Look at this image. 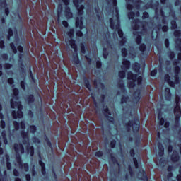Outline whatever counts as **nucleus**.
<instances>
[{"instance_id":"1","label":"nucleus","mask_w":181,"mask_h":181,"mask_svg":"<svg viewBox=\"0 0 181 181\" xmlns=\"http://www.w3.org/2000/svg\"><path fill=\"white\" fill-rule=\"evenodd\" d=\"M11 108H16L18 110L17 112L16 111H13V117L15 119H22L23 118V113L22 112V105L21 102L16 100L14 101L13 99L11 100Z\"/></svg>"},{"instance_id":"2","label":"nucleus","mask_w":181,"mask_h":181,"mask_svg":"<svg viewBox=\"0 0 181 181\" xmlns=\"http://www.w3.org/2000/svg\"><path fill=\"white\" fill-rule=\"evenodd\" d=\"M74 35V30H69V32L66 33V43L68 46H71V49H74L75 53H77V45L76 42L73 40Z\"/></svg>"},{"instance_id":"3","label":"nucleus","mask_w":181,"mask_h":181,"mask_svg":"<svg viewBox=\"0 0 181 181\" xmlns=\"http://www.w3.org/2000/svg\"><path fill=\"white\" fill-rule=\"evenodd\" d=\"M76 28L78 29L76 31V35H78L79 37L83 36V32L87 33V28L83 27V18H77L76 22Z\"/></svg>"},{"instance_id":"4","label":"nucleus","mask_w":181,"mask_h":181,"mask_svg":"<svg viewBox=\"0 0 181 181\" xmlns=\"http://www.w3.org/2000/svg\"><path fill=\"white\" fill-rule=\"evenodd\" d=\"M128 80H132V83H137V84H141L142 83V76H138L136 74H133L129 72L127 74Z\"/></svg>"},{"instance_id":"5","label":"nucleus","mask_w":181,"mask_h":181,"mask_svg":"<svg viewBox=\"0 0 181 181\" xmlns=\"http://www.w3.org/2000/svg\"><path fill=\"white\" fill-rule=\"evenodd\" d=\"M129 127H132V129L134 132H138L139 131V119H134L133 121L129 122Z\"/></svg>"},{"instance_id":"6","label":"nucleus","mask_w":181,"mask_h":181,"mask_svg":"<svg viewBox=\"0 0 181 181\" xmlns=\"http://www.w3.org/2000/svg\"><path fill=\"white\" fill-rule=\"evenodd\" d=\"M175 103L177 104V107L175 108L174 112L177 115V118H179L181 115L180 106L179 105V98H176Z\"/></svg>"},{"instance_id":"7","label":"nucleus","mask_w":181,"mask_h":181,"mask_svg":"<svg viewBox=\"0 0 181 181\" xmlns=\"http://www.w3.org/2000/svg\"><path fill=\"white\" fill-rule=\"evenodd\" d=\"M74 4L76 6L77 9L79 11L78 13L79 15H83V10L84 9V6L81 5L80 6V1L74 0Z\"/></svg>"},{"instance_id":"8","label":"nucleus","mask_w":181,"mask_h":181,"mask_svg":"<svg viewBox=\"0 0 181 181\" xmlns=\"http://www.w3.org/2000/svg\"><path fill=\"white\" fill-rule=\"evenodd\" d=\"M158 119L160 122V125H164L165 128H168L169 127V123L165 121V119L162 118V114H158Z\"/></svg>"},{"instance_id":"9","label":"nucleus","mask_w":181,"mask_h":181,"mask_svg":"<svg viewBox=\"0 0 181 181\" xmlns=\"http://www.w3.org/2000/svg\"><path fill=\"white\" fill-rule=\"evenodd\" d=\"M14 149L16 151V152H17V153H23V152H25V149L23 148V146H22L21 144H15L14 146Z\"/></svg>"},{"instance_id":"10","label":"nucleus","mask_w":181,"mask_h":181,"mask_svg":"<svg viewBox=\"0 0 181 181\" xmlns=\"http://www.w3.org/2000/svg\"><path fill=\"white\" fill-rule=\"evenodd\" d=\"M165 98L168 101L170 100V89L166 88L165 90Z\"/></svg>"},{"instance_id":"11","label":"nucleus","mask_w":181,"mask_h":181,"mask_svg":"<svg viewBox=\"0 0 181 181\" xmlns=\"http://www.w3.org/2000/svg\"><path fill=\"white\" fill-rule=\"evenodd\" d=\"M158 147L159 149V155H160V156H162V155H163V152L165 151V149L163 148V146H162V144L160 143H159L158 144Z\"/></svg>"},{"instance_id":"12","label":"nucleus","mask_w":181,"mask_h":181,"mask_svg":"<svg viewBox=\"0 0 181 181\" xmlns=\"http://www.w3.org/2000/svg\"><path fill=\"white\" fill-rule=\"evenodd\" d=\"M66 16L68 18H73V14L70 12L69 8H66Z\"/></svg>"},{"instance_id":"13","label":"nucleus","mask_w":181,"mask_h":181,"mask_svg":"<svg viewBox=\"0 0 181 181\" xmlns=\"http://www.w3.org/2000/svg\"><path fill=\"white\" fill-rule=\"evenodd\" d=\"M141 175H142V178H141V180H142L143 181H149V180H148V177H146V173H145V171H144V170H142L141 171Z\"/></svg>"},{"instance_id":"14","label":"nucleus","mask_w":181,"mask_h":181,"mask_svg":"<svg viewBox=\"0 0 181 181\" xmlns=\"http://www.w3.org/2000/svg\"><path fill=\"white\" fill-rule=\"evenodd\" d=\"M130 63L129 61L124 60L123 61V67L124 69H129Z\"/></svg>"},{"instance_id":"15","label":"nucleus","mask_w":181,"mask_h":181,"mask_svg":"<svg viewBox=\"0 0 181 181\" xmlns=\"http://www.w3.org/2000/svg\"><path fill=\"white\" fill-rule=\"evenodd\" d=\"M6 159L7 160V168L9 170V169H11L12 168V165H11V163H9V156H6Z\"/></svg>"},{"instance_id":"16","label":"nucleus","mask_w":181,"mask_h":181,"mask_svg":"<svg viewBox=\"0 0 181 181\" xmlns=\"http://www.w3.org/2000/svg\"><path fill=\"white\" fill-rule=\"evenodd\" d=\"M40 166L42 169V173H43V175H45V173L46 172L45 170V163H43L42 161H40Z\"/></svg>"},{"instance_id":"17","label":"nucleus","mask_w":181,"mask_h":181,"mask_svg":"<svg viewBox=\"0 0 181 181\" xmlns=\"http://www.w3.org/2000/svg\"><path fill=\"white\" fill-rule=\"evenodd\" d=\"M175 157H172V160L173 162H177V160H179V154H176L175 153Z\"/></svg>"},{"instance_id":"18","label":"nucleus","mask_w":181,"mask_h":181,"mask_svg":"<svg viewBox=\"0 0 181 181\" xmlns=\"http://www.w3.org/2000/svg\"><path fill=\"white\" fill-rule=\"evenodd\" d=\"M117 33L119 37L122 38V36H124V33H122V30L121 29L117 28Z\"/></svg>"},{"instance_id":"19","label":"nucleus","mask_w":181,"mask_h":181,"mask_svg":"<svg viewBox=\"0 0 181 181\" xmlns=\"http://www.w3.org/2000/svg\"><path fill=\"white\" fill-rule=\"evenodd\" d=\"M11 47L13 52V53H16L17 50H16V47H15V45H13V43L11 44Z\"/></svg>"},{"instance_id":"20","label":"nucleus","mask_w":181,"mask_h":181,"mask_svg":"<svg viewBox=\"0 0 181 181\" xmlns=\"http://www.w3.org/2000/svg\"><path fill=\"white\" fill-rule=\"evenodd\" d=\"M19 94V90L18 89H13V95H14V97H18V95Z\"/></svg>"},{"instance_id":"21","label":"nucleus","mask_w":181,"mask_h":181,"mask_svg":"<svg viewBox=\"0 0 181 181\" xmlns=\"http://www.w3.org/2000/svg\"><path fill=\"white\" fill-rule=\"evenodd\" d=\"M119 76L120 77V78H124V77H125V71L119 72Z\"/></svg>"},{"instance_id":"22","label":"nucleus","mask_w":181,"mask_h":181,"mask_svg":"<svg viewBox=\"0 0 181 181\" xmlns=\"http://www.w3.org/2000/svg\"><path fill=\"white\" fill-rule=\"evenodd\" d=\"M139 69H141V66L139 65V64H136V69H135L136 73H139Z\"/></svg>"},{"instance_id":"23","label":"nucleus","mask_w":181,"mask_h":181,"mask_svg":"<svg viewBox=\"0 0 181 181\" xmlns=\"http://www.w3.org/2000/svg\"><path fill=\"white\" fill-rule=\"evenodd\" d=\"M30 132H35V131H36V127L35 126H30Z\"/></svg>"},{"instance_id":"24","label":"nucleus","mask_w":181,"mask_h":181,"mask_svg":"<svg viewBox=\"0 0 181 181\" xmlns=\"http://www.w3.org/2000/svg\"><path fill=\"white\" fill-rule=\"evenodd\" d=\"M95 156H98V158H100V156H103V152L98 151L95 153Z\"/></svg>"},{"instance_id":"25","label":"nucleus","mask_w":181,"mask_h":181,"mask_svg":"<svg viewBox=\"0 0 181 181\" xmlns=\"http://www.w3.org/2000/svg\"><path fill=\"white\" fill-rule=\"evenodd\" d=\"M11 36H13V31L12 30V29H10L8 30V37H9V39L11 38Z\"/></svg>"},{"instance_id":"26","label":"nucleus","mask_w":181,"mask_h":181,"mask_svg":"<svg viewBox=\"0 0 181 181\" xmlns=\"http://www.w3.org/2000/svg\"><path fill=\"white\" fill-rule=\"evenodd\" d=\"M133 160H134V163L136 167V169H138V160H136V158H134Z\"/></svg>"},{"instance_id":"27","label":"nucleus","mask_w":181,"mask_h":181,"mask_svg":"<svg viewBox=\"0 0 181 181\" xmlns=\"http://www.w3.org/2000/svg\"><path fill=\"white\" fill-rule=\"evenodd\" d=\"M59 1H62L64 4V5H69V4L70 3V1H69V0H59Z\"/></svg>"},{"instance_id":"28","label":"nucleus","mask_w":181,"mask_h":181,"mask_svg":"<svg viewBox=\"0 0 181 181\" xmlns=\"http://www.w3.org/2000/svg\"><path fill=\"white\" fill-rule=\"evenodd\" d=\"M17 50H18L20 53H22L23 52V48L22 47V46H18Z\"/></svg>"},{"instance_id":"29","label":"nucleus","mask_w":181,"mask_h":181,"mask_svg":"<svg viewBox=\"0 0 181 181\" xmlns=\"http://www.w3.org/2000/svg\"><path fill=\"white\" fill-rule=\"evenodd\" d=\"M122 56L124 57L127 56V49H122Z\"/></svg>"},{"instance_id":"30","label":"nucleus","mask_w":181,"mask_h":181,"mask_svg":"<svg viewBox=\"0 0 181 181\" xmlns=\"http://www.w3.org/2000/svg\"><path fill=\"white\" fill-rule=\"evenodd\" d=\"M62 24H63V25L64 26V28H67V27L69 26V23H68L67 21H64L62 22Z\"/></svg>"},{"instance_id":"31","label":"nucleus","mask_w":181,"mask_h":181,"mask_svg":"<svg viewBox=\"0 0 181 181\" xmlns=\"http://www.w3.org/2000/svg\"><path fill=\"white\" fill-rule=\"evenodd\" d=\"M156 73H157L156 70H153L151 72V76H156Z\"/></svg>"},{"instance_id":"32","label":"nucleus","mask_w":181,"mask_h":181,"mask_svg":"<svg viewBox=\"0 0 181 181\" xmlns=\"http://www.w3.org/2000/svg\"><path fill=\"white\" fill-rule=\"evenodd\" d=\"M140 50L141 52H144V50H145V45H141V47H140Z\"/></svg>"},{"instance_id":"33","label":"nucleus","mask_w":181,"mask_h":181,"mask_svg":"<svg viewBox=\"0 0 181 181\" xmlns=\"http://www.w3.org/2000/svg\"><path fill=\"white\" fill-rule=\"evenodd\" d=\"M30 156H33V153H34L33 147H30Z\"/></svg>"},{"instance_id":"34","label":"nucleus","mask_w":181,"mask_h":181,"mask_svg":"<svg viewBox=\"0 0 181 181\" xmlns=\"http://www.w3.org/2000/svg\"><path fill=\"white\" fill-rule=\"evenodd\" d=\"M148 16H149V14H148V13L144 12V13H143V18H148Z\"/></svg>"},{"instance_id":"35","label":"nucleus","mask_w":181,"mask_h":181,"mask_svg":"<svg viewBox=\"0 0 181 181\" xmlns=\"http://www.w3.org/2000/svg\"><path fill=\"white\" fill-rule=\"evenodd\" d=\"M2 136H3V138H4V142H5V144H6H6H8V141H6V139H5V132H2Z\"/></svg>"},{"instance_id":"36","label":"nucleus","mask_w":181,"mask_h":181,"mask_svg":"<svg viewBox=\"0 0 181 181\" xmlns=\"http://www.w3.org/2000/svg\"><path fill=\"white\" fill-rule=\"evenodd\" d=\"M1 128H5V122H4L3 120L1 121Z\"/></svg>"},{"instance_id":"37","label":"nucleus","mask_w":181,"mask_h":181,"mask_svg":"<svg viewBox=\"0 0 181 181\" xmlns=\"http://www.w3.org/2000/svg\"><path fill=\"white\" fill-rule=\"evenodd\" d=\"M13 173H14V176H19V173L18 172V170H14Z\"/></svg>"},{"instance_id":"38","label":"nucleus","mask_w":181,"mask_h":181,"mask_svg":"<svg viewBox=\"0 0 181 181\" xmlns=\"http://www.w3.org/2000/svg\"><path fill=\"white\" fill-rule=\"evenodd\" d=\"M96 64H97L98 69H100V67H101V62H100L98 61Z\"/></svg>"},{"instance_id":"39","label":"nucleus","mask_w":181,"mask_h":181,"mask_svg":"<svg viewBox=\"0 0 181 181\" xmlns=\"http://www.w3.org/2000/svg\"><path fill=\"white\" fill-rule=\"evenodd\" d=\"M141 40H142V38H141V37H139L136 40V43H138V45H139V43H141Z\"/></svg>"},{"instance_id":"40","label":"nucleus","mask_w":181,"mask_h":181,"mask_svg":"<svg viewBox=\"0 0 181 181\" xmlns=\"http://www.w3.org/2000/svg\"><path fill=\"white\" fill-rule=\"evenodd\" d=\"M8 84H13V79L9 78V79L8 80Z\"/></svg>"},{"instance_id":"41","label":"nucleus","mask_w":181,"mask_h":181,"mask_svg":"<svg viewBox=\"0 0 181 181\" xmlns=\"http://www.w3.org/2000/svg\"><path fill=\"white\" fill-rule=\"evenodd\" d=\"M21 127L22 129H25V122H21Z\"/></svg>"},{"instance_id":"42","label":"nucleus","mask_w":181,"mask_h":181,"mask_svg":"<svg viewBox=\"0 0 181 181\" xmlns=\"http://www.w3.org/2000/svg\"><path fill=\"white\" fill-rule=\"evenodd\" d=\"M172 25H173V29H175V28H177L176 22L173 21V22H172Z\"/></svg>"},{"instance_id":"43","label":"nucleus","mask_w":181,"mask_h":181,"mask_svg":"<svg viewBox=\"0 0 181 181\" xmlns=\"http://www.w3.org/2000/svg\"><path fill=\"white\" fill-rule=\"evenodd\" d=\"M21 86L23 90H25V82L22 81V82L21 83Z\"/></svg>"},{"instance_id":"44","label":"nucleus","mask_w":181,"mask_h":181,"mask_svg":"<svg viewBox=\"0 0 181 181\" xmlns=\"http://www.w3.org/2000/svg\"><path fill=\"white\" fill-rule=\"evenodd\" d=\"M163 32H167L168 31V26L163 27Z\"/></svg>"},{"instance_id":"45","label":"nucleus","mask_w":181,"mask_h":181,"mask_svg":"<svg viewBox=\"0 0 181 181\" xmlns=\"http://www.w3.org/2000/svg\"><path fill=\"white\" fill-rule=\"evenodd\" d=\"M5 13H6V16H8L9 15V9L6 8Z\"/></svg>"},{"instance_id":"46","label":"nucleus","mask_w":181,"mask_h":181,"mask_svg":"<svg viewBox=\"0 0 181 181\" xmlns=\"http://www.w3.org/2000/svg\"><path fill=\"white\" fill-rule=\"evenodd\" d=\"M130 154H131V156H134V155H135L134 150L130 151Z\"/></svg>"},{"instance_id":"47","label":"nucleus","mask_w":181,"mask_h":181,"mask_svg":"<svg viewBox=\"0 0 181 181\" xmlns=\"http://www.w3.org/2000/svg\"><path fill=\"white\" fill-rule=\"evenodd\" d=\"M111 146H112V148H114L115 146V141L111 142Z\"/></svg>"},{"instance_id":"48","label":"nucleus","mask_w":181,"mask_h":181,"mask_svg":"<svg viewBox=\"0 0 181 181\" xmlns=\"http://www.w3.org/2000/svg\"><path fill=\"white\" fill-rule=\"evenodd\" d=\"M26 180H27L28 181L30 180V175H26Z\"/></svg>"},{"instance_id":"49","label":"nucleus","mask_w":181,"mask_h":181,"mask_svg":"<svg viewBox=\"0 0 181 181\" xmlns=\"http://www.w3.org/2000/svg\"><path fill=\"white\" fill-rule=\"evenodd\" d=\"M177 180L178 181H181V175H179L177 176Z\"/></svg>"},{"instance_id":"50","label":"nucleus","mask_w":181,"mask_h":181,"mask_svg":"<svg viewBox=\"0 0 181 181\" xmlns=\"http://www.w3.org/2000/svg\"><path fill=\"white\" fill-rule=\"evenodd\" d=\"M14 125H15V127H16V129H18V127L19 124H18V122H16V123L14 124Z\"/></svg>"},{"instance_id":"51","label":"nucleus","mask_w":181,"mask_h":181,"mask_svg":"<svg viewBox=\"0 0 181 181\" xmlns=\"http://www.w3.org/2000/svg\"><path fill=\"white\" fill-rule=\"evenodd\" d=\"M140 98H141L139 97V95H138V96L135 98V100L136 101H138L139 100H140Z\"/></svg>"},{"instance_id":"52","label":"nucleus","mask_w":181,"mask_h":181,"mask_svg":"<svg viewBox=\"0 0 181 181\" xmlns=\"http://www.w3.org/2000/svg\"><path fill=\"white\" fill-rule=\"evenodd\" d=\"M4 153V150H2V148H0V155H2Z\"/></svg>"},{"instance_id":"53","label":"nucleus","mask_w":181,"mask_h":181,"mask_svg":"<svg viewBox=\"0 0 181 181\" xmlns=\"http://www.w3.org/2000/svg\"><path fill=\"white\" fill-rule=\"evenodd\" d=\"M168 152H172V146L168 147Z\"/></svg>"},{"instance_id":"54","label":"nucleus","mask_w":181,"mask_h":181,"mask_svg":"<svg viewBox=\"0 0 181 181\" xmlns=\"http://www.w3.org/2000/svg\"><path fill=\"white\" fill-rule=\"evenodd\" d=\"M0 119H4V115H2L1 113H0Z\"/></svg>"},{"instance_id":"55","label":"nucleus","mask_w":181,"mask_h":181,"mask_svg":"<svg viewBox=\"0 0 181 181\" xmlns=\"http://www.w3.org/2000/svg\"><path fill=\"white\" fill-rule=\"evenodd\" d=\"M0 47L2 49V47H4V42H1L0 44Z\"/></svg>"},{"instance_id":"56","label":"nucleus","mask_w":181,"mask_h":181,"mask_svg":"<svg viewBox=\"0 0 181 181\" xmlns=\"http://www.w3.org/2000/svg\"><path fill=\"white\" fill-rule=\"evenodd\" d=\"M168 84H170V86H171V87H174V86H175V85H174V84L170 83V82H169V81H168Z\"/></svg>"},{"instance_id":"57","label":"nucleus","mask_w":181,"mask_h":181,"mask_svg":"<svg viewBox=\"0 0 181 181\" xmlns=\"http://www.w3.org/2000/svg\"><path fill=\"white\" fill-rule=\"evenodd\" d=\"M106 114H109V115H111V113H110V111L108 110H107Z\"/></svg>"},{"instance_id":"58","label":"nucleus","mask_w":181,"mask_h":181,"mask_svg":"<svg viewBox=\"0 0 181 181\" xmlns=\"http://www.w3.org/2000/svg\"><path fill=\"white\" fill-rule=\"evenodd\" d=\"M30 98L31 99V101H33V95H30Z\"/></svg>"},{"instance_id":"59","label":"nucleus","mask_w":181,"mask_h":181,"mask_svg":"<svg viewBox=\"0 0 181 181\" xmlns=\"http://www.w3.org/2000/svg\"><path fill=\"white\" fill-rule=\"evenodd\" d=\"M60 19V12H58V21Z\"/></svg>"},{"instance_id":"60","label":"nucleus","mask_w":181,"mask_h":181,"mask_svg":"<svg viewBox=\"0 0 181 181\" xmlns=\"http://www.w3.org/2000/svg\"><path fill=\"white\" fill-rule=\"evenodd\" d=\"M16 181H21V179L16 178Z\"/></svg>"},{"instance_id":"61","label":"nucleus","mask_w":181,"mask_h":181,"mask_svg":"<svg viewBox=\"0 0 181 181\" xmlns=\"http://www.w3.org/2000/svg\"><path fill=\"white\" fill-rule=\"evenodd\" d=\"M2 110V106L0 105V111Z\"/></svg>"},{"instance_id":"62","label":"nucleus","mask_w":181,"mask_h":181,"mask_svg":"<svg viewBox=\"0 0 181 181\" xmlns=\"http://www.w3.org/2000/svg\"><path fill=\"white\" fill-rule=\"evenodd\" d=\"M111 28L112 29H114V26H112V23H111Z\"/></svg>"},{"instance_id":"63","label":"nucleus","mask_w":181,"mask_h":181,"mask_svg":"<svg viewBox=\"0 0 181 181\" xmlns=\"http://www.w3.org/2000/svg\"><path fill=\"white\" fill-rule=\"evenodd\" d=\"M25 168H28V164H25Z\"/></svg>"},{"instance_id":"64","label":"nucleus","mask_w":181,"mask_h":181,"mask_svg":"<svg viewBox=\"0 0 181 181\" xmlns=\"http://www.w3.org/2000/svg\"><path fill=\"white\" fill-rule=\"evenodd\" d=\"M0 76H2V71H0Z\"/></svg>"}]
</instances>
